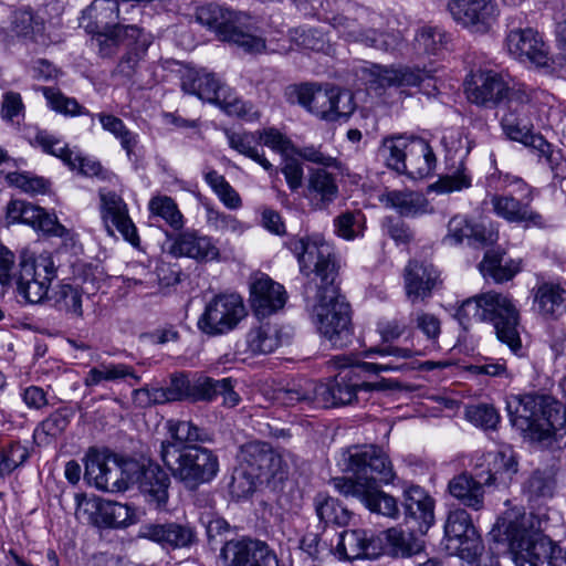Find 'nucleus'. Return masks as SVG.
I'll use <instances>...</instances> for the list:
<instances>
[{
  "label": "nucleus",
  "instance_id": "f257e3e1",
  "mask_svg": "<svg viewBox=\"0 0 566 566\" xmlns=\"http://www.w3.org/2000/svg\"><path fill=\"white\" fill-rule=\"evenodd\" d=\"M289 250L302 275V294L319 333L334 347L352 343V306L340 294L339 264L329 244L308 238H292Z\"/></svg>",
  "mask_w": 566,
  "mask_h": 566
},
{
  "label": "nucleus",
  "instance_id": "f03ea898",
  "mask_svg": "<svg viewBox=\"0 0 566 566\" xmlns=\"http://www.w3.org/2000/svg\"><path fill=\"white\" fill-rule=\"evenodd\" d=\"M84 476L88 483L105 492H123L136 486L145 501L155 510L161 511L169 499L168 474L151 461L135 459L114 460L111 468L105 457L90 450L85 460Z\"/></svg>",
  "mask_w": 566,
  "mask_h": 566
},
{
  "label": "nucleus",
  "instance_id": "7ed1b4c3",
  "mask_svg": "<svg viewBox=\"0 0 566 566\" xmlns=\"http://www.w3.org/2000/svg\"><path fill=\"white\" fill-rule=\"evenodd\" d=\"M491 536L503 543L516 566H566V553L543 534V520L522 506L509 507L497 518Z\"/></svg>",
  "mask_w": 566,
  "mask_h": 566
},
{
  "label": "nucleus",
  "instance_id": "20e7f679",
  "mask_svg": "<svg viewBox=\"0 0 566 566\" xmlns=\"http://www.w3.org/2000/svg\"><path fill=\"white\" fill-rule=\"evenodd\" d=\"M459 319H474L493 326L496 338L518 357L524 356L520 334L521 314L516 301L510 295L489 291L462 302L457 311Z\"/></svg>",
  "mask_w": 566,
  "mask_h": 566
},
{
  "label": "nucleus",
  "instance_id": "39448f33",
  "mask_svg": "<svg viewBox=\"0 0 566 566\" xmlns=\"http://www.w3.org/2000/svg\"><path fill=\"white\" fill-rule=\"evenodd\" d=\"M506 410L512 426L524 439L548 444L555 436V418L559 413L558 402L548 395H512L506 400Z\"/></svg>",
  "mask_w": 566,
  "mask_h": 566
},
{
  "label": "nucleus",
  "instance_id": "423d86ee",
  "mask_svg": "<svg viewBox=\"0 0 566 566\" xmlns=\"http://www.w3.org/2000/svg\"><path fill=\"white\" fill-rule=\"evenodd\" d=\"M467 98L485 108H495L510 103L525 106L538 98L539 92L524 83L516 82L510 75L493 70L480 71L465 83Z\"/></svg>",
  "mask_w": 566,
  "mask_h": 566
},
{
  "label": "nucleus",
  "instance_id": "0eeeda50",
  "mask_svg": "<svg viewBox=\"0 0 566 566\" xmlns=\"http://www.w3.org/2000/svg\"><path fill=\"white\" fill-rule=\"evenodd\" d=\"M167 448L161 460L174 479L187 490H197L218 475L219 459L211 449L201 446H188L181 450Z\"/></svg>",
  "mask_w": 566,
  "mask_h": 566
},
{
  "label": "nucleus",
  "instance_id": "6e6552de",
  "mask_svg": "<svg viewBox=\"0 0 566 566\" xmlns=\"http://www.w3.org/2000/svg\"><path fill=\"white\" fill-rule=\"evenodd\" d=\"M197 21L213 31L221 41H227L250 54L262 53L265 40L237 25L238 13L218 3H208L197 9Z\"/></svg>",
  "mask_w": 566,
  "mask_h": 566
},
{
  "label": "nucleus",
  "instance_id": "1a4fd4ad",
  "mask_svg": "<svg viewBox=\"0 0 566 566\" xmlns=\"http://www.w3.org/2000/svg\"><path fill=\"white\" fill-rule=\"evenodd\" d=\"M235 380L231 377L213 379L207 376H193L190 378L185 373H176L170 377L168 385L170 399L174 401H212L222 396L223 405L235 407L241 398L234 390Z\"/></svg>",
  "mask_w": 566,
  "mask_h": 566
},
{
  "label": "nucleus",
  "instance_id": "9d476101",
  "mask_svg": "<svg viewBox=\"0 0 566 566\" xmlns=\"http://www.w3.org/2000/svg\"><path fill=\"white\" fill-rule=\"evenodd\" d=\"M286 94L290 102L300 104L322 119H347L354 112L353 105H349L347 111L339 109L340 90L334 85L304 83L289 87Z\"/></svg>",
  "mask_w": 566,
  "mask_h": 566
},
{
  "label": "nucleus",
  "instance_id": "9b49d317",
  "mask_svg": "<svg viewBox=\"0 0 566 566\" xmlns=\"http://www.w3.org/2000/svg\"><path fill=\"white\" fill-rule=\"evenodd\" d=\"M507 186H514L521 192L520 199L513 193H494L490 197V205L493 213L510 222L523 224L525 228L544 226V218L533 210V190L518 177H507Z\"/></svg>",
  "mask_w": 566,
  "mask_h": 566
},
{
  "label": "nucleus",
  "instance_id": "f8f14e48",
  "mask_svg": "<svg viewBox=\"0 0 566 566\" xmlns=\"http://www.w3.org/2000/svg\"><path fill=\"white\" fill-rule=\"evenodd\" d=\"M245 316L243 298L239 294L220 293L207 303L197 325L208 336H220L233 331Z\"/></svg>",
  "mask_w": 566,
  "mask_h": 566
},
{
  "label": "nucleus",
  "instance_id": "ddd939ff",
  "mask_svg": "<svg viewBox=\"0 0 566 566\" xmlns=\"http://www.w3.org/2000/svg\"><path fill=\"white\" fill-rule=\"evenodd\" d=\"M336 371L329 382H316V406L322 408L348 405L354 400V354H339L326 361Z\"/></svg>",
  "mask_w": 566,
  "mask_h": 566
},
{
  "label": "nucleus",
  "instance_id": "4468645a",
  "mask_svg": "<svg viewBox=\"0 0 566 566\" xmlns=\"http://www.w3.org/2000/svg\"><path fill=\"white\" fill-rule=\"evenodd\" d=\"M444 535L448 548L454 549L461 558L473 562L482 554V541L465 510L455 509L449 513Z\"/></svg>",
  "mask_w": 566,
  "mask_h": 566
},
{
  "label": "nucleus",
  "instance_id": "2eb2a0df",
  "mask_svg": "<svg viewBox=\"0 0 566 566\" xmlns=\"http://www.w3.org/2000/svg\"><path fill=\"white\" fill-rule=\"evenodd\" d=\"M241 464L247 468V473L256 479L283 480L287 473V465L282 454L263 441H251L241 447Z\"/></svg>",
  "mask_w": 566,
  "mask_h": 566
},
{
  "label": "nucleus",
  "instance_id": "dca6fc26",
  "mask_svg": "<svg viewBox=\"0 0 566 566\" xmlns=\"http://www.w3.org/2000/svg\"><path fill=\"white\" fill-rule=\"evenodd\" d=\"M452 19L471 32L486 33L500 14L495 0H449Z\"/></svg>",
  "mask_w": 566,
  "mask_h": 566
},
{
  "label": "nucleus",
  "instance_id": "f3484780",
  "mask_svg": "<svg viewBox=\"0 0 566 566\" xmlns=\"http://www.w3.org/2000/svg\"><path fill=\"white\" fill-rule=\"evenodd\" d=\"M181 90L189 95H195L202 102L220 105L224 108H233L239 116L243 117L245 104L235 99L228 102V87L213 73L189 72L181 82Z\"/></svg>",
  "mask_w": 566,
  "mask_h": 566
},
{
  "label": "nucleus",
  "instance_id": "a211bd4d",
  "mask_svg": "<svg viewBox=\"0 0 566 566\" xmlns=\"http://www.w3.org/2000/svg\"><path fill=\"white\" fill-rule=\"evenodd\" d=\"M138 537L150 541L167 552L190 548L198 542L195 526L174 521L143 524Z\"/></svg>",
  "mask_w": 566,
  "mask_h": 566
},
{
  "label": "nucleus",
  "instance_id": "6ab92c4d",
  "mask_svg": "<svg viewBox=\"0 0 566 566\" xmlns=\"http://www.w3.org/2000/svg\"><path fill=\"white\" fill-rule=\"evenodd\" d=\"M505 48L509 54L520 62H528L538 67L548 65V46L532 28L509 30L505 35Z\"/></svg>",
  "mask_w": 566,
  "mask_h": 566
},
{
  "label": "nucleus",
  "instance_id": "aec40b11",
  "mask_svg": "<svg viewBox=\"0 0 566 566\" xmlns=\"http://www.w3.org/2000/svg\"><path fill=\"white\" fill-rule=\"evenodd\" d=\"M250 305L258 318H266L282 310L287 301L285 287L265 273H259L250 283Z\"/></svg>",
  "mask_w": 566,
  "mask_h": 566
},
{
  "label": "nucleus",
  "instance_id": "412c9836",
  "mask_svg": "<svg viewBox=\"0 0 566 566\" xmlns=\"http://www.w3.org/2000/svg\"><path fill=\"white\" fill-rule=\"evenodd\" d=\"M396 478L391 462L378 447H356V486L370 483H391Z\"/></svg>",
  "mask_w": 566,
  "mask_h": 566
},
{
  "label": "nucleus",
  "instance_id": "4be33fe9",
  "mask_svg": "<svg viewBox=\"0 0 566 566\" xmlns=\"http://www.w3.org/2000/svg\"><path fill=\"white\" fill-rule=\"evenodd\" d=\"M169 252L176 258H189L199 263L220 259L218 240L195 229H187L178 233L172 239Z\"/></svg>",
  "mask_w": 566,
  "mask_h": 566
},
{
  "label": "nucleus",
  "instance_id": "5701e85b",
  "mask_svg": "<svg viewBox=\"0 0 566 566\" xmlns=\"http://www.w3.org/2000/svg\"><path fill=\"white\" fill-rule=\"evenodd\" d=\"M440 284V273L430 263L412 260L403 270L405 293L411 304L428 301Z\"/></svg>",
  "mask_w": 566,
  "mask_h": 566
},
{
  "label": "nucleus",
  "instance_id": "b1692460",
  "mask_svg": "<svg viewBox=\"0 0 566 566\" xmlns=\"http://www.w3.org/2000/svg\"><path fill=\"white\" fill-rule=\"evenodd\" d=\"M220 555L230 566H277L279 560L266 543L253 539L227 542Z\"/></svg>",
  "mask_w": 566,
  "mask_h": 566
},
{
  "label": "nucleus",
  "instance_id": "393cba45",
  "mask_svg": "<svg viewBox=\"0 0 566 566\" xmlns=\"http://www.w3.org/2000/svg\"><path fill=\"white\" fill-rule=\"evenodd\" d=\"M115 34L126 41L128 46L117 64V71L123 76L132 77L153 42L151 35L134 24L117 25Z\"/></svg>",
  "mask_w": 566,
  "mask_h": 566
},
{
  "label": "nucleus",
  "instance_id": "a878e982",
  "mask_svg": "<svg viewBox=\"0 0 566 566\" xmlns=\"http://www.w3.org/2000/svg\"><path fill=\"white\" fill-rule=\"evenodd\" d=\"M486 469L476 471V478L483 480L486 485H507L518 470V462L511 448L490 451L483 457Z\"/></svg>",
  "mask_w": 566,
  "mask_h": 566
},
{
  "label": "nucleus",
  "instance_id": "bb28decb",
  "mask_svg": "<svg viewBox=\"0 0 566 566\" xmlns=\"http://www.w3.org/2000/svg\"><path fill=\"white\" fill-rule=\"evenodd\" d=\"M358 20L359 32L356 35V42L385 52L396 49L399 44L400 36L398 34L379 32V28L384 24V19L380 14L370 13L364 8L359 12Z\"/></svg>",
  "mask_w": 566,
  "mask_h": 566
},
{
  "label": "nucleus",
  "instance_id": "cd10ccee",
  "mask_svg": "<svg viewBox=\"0 0 566 566\" xmlns=\"http://www.w3.org/2000/svg\"><path fill=\"white\" fill-rule=\"evenodd\" d=\"M338 195L335 176L325 168L311 169L303 190V196L316 210H322L332 203Z\"/></svg>",
  "mask_w": 566,
  "mask_h": 566
},
{
  "label": "nucleus",
  "instance_id": "c85d7f7f",
  "mask_svg": "<svg viewBox=\"0 0 566 566\" xmlns=\"http://www.w3.org/2000/svg\"><path fill=\"white\" fill-rule=\"evenodd\" d=\"M13 284L17 285V292L28 304H39L48 295L50 285L42 279L41 271L36 264L30 260H21L19 274Z\"/></svg>",
  "mask_w": 566,
  "mask_h": 566
},
{
  "label": "nucleus",
  "instance_id": "c756f323",
  "mask_svg": "<svg viewBox=\"0 0 566 566\" xmlns=\"http://www.w3.org/2000/svg\"><path fill=\"white\" fill-rule=\"evenodd\" d=\"M403 509L406 516L418 523L421 533L427 532L434 522V501L419 485H411L403 491Z\"/></svg>",
  "mask_w": 566,
  "mask_h": 566
},
{
  "label": "nucleus",
  "instance_id": "7c9ffc66",
  "mask_svg": "<svg viewBox=\"0 0 566 566\" xmlns=\"http://www.w3.org/2000/svg\"><path fill=\"white\" fill-rule=\"evenodd\" d=\"M224 135L231 149L259 164L270 176L277 175V169L266 159L263 148L260 147L258 129L254 132L226 129Z\"/></svg>",
  "mask_w": 566,
  "mask_h": 566
},
{
  "label": "nucleus",
  "instance_id": "2f4dec72",
  "mask_svg": "<svg viewBox=\"0 0 566 566\" xmlns=\"http://www.w3.org/2000/svg\"><path fill=\"white\" fill-rule=\"evenodd\" d=\"M356 499L370 512L390 520L400 516L398 501L391 494L384 492L378 484L367 482L356 486Z\"/></svg>",
  "mask_w": 566,
  "mask_h": 566
},
{
  "label": "nucleus",
  "instance_id": "473e14b6",
  "mask_svg": "<svg viewBox=\"0 0 566 566\" xmlns=\"http://www.w3.org/2000/svg\"><path fill=\"white\" fill-rule=\"evenodd\" d=\"M244 344V352L251 356L271 354L283 344L282 328L270 322L253 326L247 333Z\"/></svg>",
  "mask_w": 566,
  "mask_h": 566
},
{
  "label": "nucleus",
  "instance_id": "72a5a7b5",
  "mask_svg": "<svg viewBox=\"0 0 566 566\" xmlns=\"http://www.w3.org/2000/svg\"><path fill=\"white\" fill-rule=\"evenodd\" d=\"M485 485L483 480L476 476L473 478L468 473H461L450 480L448 490L463 506L480 511L484 507Z\"/></svg>",
  "mask_w": 566,
  "mask_h": 566
},
{
  "label": "nucleus",
  "instance_id": "f704fd0d",
  "mask_svg": "<svg viewBox=\"0 0 566 566\" xmlns=\"http://www.w3.org/2000/svg\"><path fill=\"white\" fill-rule=\"evenodd\" d=\"M170 439L163 441L160 446V455L164 454L167 447L181 450L188 446H197L198 442H208L210 437L208 432L196 426L191 421L170 419L166 423Z\"/></svg>",
  "mask_w": 566,
  "mask_h": 566
},
{
  "label": "nucleus",
  "instance_id": "c9c22d12",
  "mask_svg": "<svg viewBox=\"0 0 566 566\" xmlns=\"http://www.w3.org/2000/svg\"><path fill=\"white\" fill-rule=\"evenodd\" d=\"M534 101L526 103L524 107L511 103L504 107L500 123L504 135L511 140L521 143L533 132L530 113Z\"/></svg>",
  "mask_w": 566,
  "mask_h": 566
},
{
  "label": "nucleus",
  "instance_id": "e433bc0d",
  "mask_svg": "<svg viewBox=\"0 0 566 566\" xmlns=\"http://www.w3.org/2000/svg\"><path fill=\"white\" fill-rule=\"evenodd\" d=\"M405 174L412 179L430 176L437 166L436 155L427 140L413 138L409 142Z\"/></svg>",
  "mask_w": 566,
  "mask_h": 566
},
{
  "label": "nucleus",
  "instance_id": "4c0bfd02",
  "mask_svg": "<svg viewBox=\"0 0 566 566\" xmlns=\"http://www.w3.org/2000/svg\"><path fill=\"white\" fill-rule=\"evenodd\" d=\"M132 379L130 385H137L140 381V376L136 374L135 368L130 365L123 363H101L92 367L83 378V384L86 388H93L102 385L103 382H118Z\"/></svg>",
  "mask_w": 566,
  "mask_h": 566
},
{
  "label": "nucleus",
  "instance_id": "58836bf2",
  "mask_svg": "<svg viewBox=\"0 0 566 566\" xmlns=\"http://www.w3.org/2000/svg\"><path fill=\"white\" fill-rule=\"evenodd\" d=\"M479 269L484 279L495 283L512 280L521 271V261L506 259L500 251H486Z\"/></svg>",
  "mask_w": 566,
  "mask_h": 566
},
{
  "label": "nucleus",
  "instance_id": "ea45409f",
  "mask_svg": "<svg viewBox=\"0 0 566 566\" xmlns=\"http://www.w3.org/2000/svg\"><path fill=\"white\" fill-rule=\"evenodd\" d=\"M35 92H41L45 98L46 106L50 111L64 117L87 116L92 120L95 114L91 113L85 106L78 103L75 97L65 95L60 88L54 86H36Z\"/></svg>",
  "mask_w": 566,
  "mask_h": 566
},
{
  "label": "nucleus",
  "instance_id": "a19ab883",
  "mask_svg": "<svg viewBox=\"0 0 566 566\" xmlns=\"http://www.w3.org/2000/svg\"><path fill=\"white\" fill-rule=\"evenodd\" d=\"M381 200L402 217H416L429 211L428 200L417 191L391 190L385 193Z\"/></svg>",
  "mask_w": 566,
  "mask_h": 566
},
{
  "label": "nucleus",
  "instance_id": "79ce46f5",
  "mask_svg": "<svg viewBox=\"0 0 566 566\" xmlns=\"http://www.w3.org/2000/svg\"><path fill=\"white\" fill-rule=\"evenodd\" d=\"M433 76L431 71L413 69V67H398L387 69L381 75L382 84L395 86L403 93L407 88L431 86Z\"/></svg>",
  "mask_w": 566,
  "mask_h": 566
},
{
  "label": "nucleus",
  "instance_id": "37998d69",
  "mask_svg": "<svg viewBox=\"0 0 566 566\" xmlns=\"http://www.w3.org/2000/svg\"><path fill=\"white\" fill-rule=\"evenodd\" d=\"M95 117L99 120L102 128L119 142L127 158L132 160L136 156L135 150L139 145V135L130 130L123 119L115 115L98 113L95 114Z\"/></svg>",
  "mask_w": 566,
  "mask_h": 566
},
{
  "label": "nucleus",
  "instance_id": "c03bdc74",
  "mask_svg": "<svg viewBox=\"0 0 566 566\" xmlns=\"http://www.w3.org/2000/svg\"><path fill=\"white\" fill-rule=\"evenodd\" d=\"M535 302L544 316L559 317L566 313V290L559 284L542 283L536 289Z\"/></svg>",
  "mask_w": 566,
  "mask_h": 566
},
{
  "label": "nucleus",
  "instance_id": "a18cd8bd",
  "mask_svg": "<svg viewBox=\"0 0 566 566\" xmlns=\"http://www.w3.org/2000/svg\"><path fill=\"white\" fill-rule=\"evenodd\" d=\"M485 243L489 238L484 228L473 224L464 216H454L448 223V233L443 242L449 245H458L464 240Z\"/></svg>",
  "mask_w": 566,
  "mask_h": 566
},
{
  "label": "nucleus",
  "instance_id": "49530a36",
  "mask_svg": "<svg viewBox=\"0 0 566 566\" xmlns=\"http://www.w3.org/2000/svg\"><path fill=\"white\" fill-rule=\"evenodd\" d=\"M134 511L127 504L113 501L98 503L95 522L104 527L119 528L133 523Z\"/></svg>",
  "mask_w": 566,
  "mask_h": 566
},
{
  "label": "nucleus",
  "instance_id": "de8ad7c7",
  "mask_svg": "<svg viewBox=\"0 0 566 566\" xmlns=\"http://www.w3.org/2000/svg\"><path fill=\"white\" fill-rule=\"evenodd\" d=\"M30 458L29 448L19 440H0V479L23 467Z\"/></svg>",
  "mask_w": 566,
  "mask_h": 566
},
{
  "label": "nucleus",
  "instance_id": "09e8293b",
  "mask_svg": "<svg viewBox=\"0 0 566 566\" xmlns=\"http://www.w3.org/2000/svg\"><path fill=\"white\" fill-rule=\"evenodd\" d=\"M25 137L31 146L41 148L43 153L54 156L63 163L70 159L71 148L56 135L39 127H31L27 130Z\"/></svg>",
  "mask_w": 566,
  "mask_h": 566
},
{
  "label": "nucleus",
  "instance_id": "8fccbe9b",
  "mask_svg": "<svg viewBox=\"0 0 566 566\" xmlns=\"http://www.w3.org/2000/svg\"><path fill=\"white\" fill-rule=\"evenodd\" d=\"M315 512L319 522L325 525L345 526L352 518V512L326 493H318L314 499Z\"/></svg>",
  "mask_w": 566,
  "mask_h": 566
},
{
  "label": "nucleus",
  "instance_id": "3c124183",
  "mask_svg": "<svg viewBox=\"0 0 566 566\" xmlns=\"http://www.w3.org/2000/svg\"><path fill=\"white\" fill-rule=\"evenodd\" d=\"M150 220L160 219L172 230L179 231L184 228L185 219L176 201L168 196L153 197L148 202Z\"/></svg>",
  "mask_w": 566,
  "mask_h": 566
},
{
  "label": "nucleus",
  "instance_id": "603ef678",
  "mask_svg": "<svg viewBox=\"0 0 566 566\" xmlns=\"http://www.w3.org/2000/svg\"><path fill=\"white\" fill-rule=\"evenodd\" d=\"M73 413L66 408H59L43 419L34 429L33 438L39 443H49L62 436L71 422Z\"/></svg>",
  "mask_w": 566,
  "mask_h": 566
},
{
  "label": "nucleus",
  "instance_id": "864d4df0",
  "mask_svg": "<svg viewBox=\"0 0 566 566\" xmlns=\"http://www.w3.org/2000/svg\"><path fill=\"white\" fill-rule=\"evenodd\" d=\"M101 218L109 233L112 226L129 218L127 203L115 191L99 192Z\"/></svg>",
  "mask_w": 566,
  "mask_h": 566
},
{
  "label": "nucleus",
  "instance_id": "5fc2aeb1",
  "mask_svg": "<svg viewBox=\"0 0 566 566\" xmlns=\"http://www.w3.org/2000/svg\"><path fill=\"white\" fill-rule=\"evenodd\" d=\"M83 290L78 285L62 283L53 294L54 306L74 317L83 316L82 306Z\"/></svg>",
  "mask_w": 566,
  "mask_h": 566
},
{
  "label": "nucleus",
  "instance_id": "6e6d98bb",
  "mask_svg": "<svg viewBox=\"0 0 566 566\" xmlns=\"http://www.w3.org/2000/svg\"><path fill=\"white\" fill-rule=\"evenodd\" d=\"M447 43L448 35L439 27H421L415 36V48L420 54L438 55Z\"/></svg>",
  "mask_w": 566,
  "mask_h": 566
},
{
  "label": "nucleus",
  "instance_id": "4d7b16f0",
  "mask_svg": "<svg viewBox=\"0 0 566 566\" xmlns=\"http://www.w3.org/2000/svg\"><path fill=\"white\" fill-rule=\"evenodd\" d=\"M12 29L21 36L35 38L44 31V20L30 7H21L13 12Z\"/></svg>",
  "mask_w": 566,
  "mask_h": 566
},
{
  "label": "nucleus",
  "instance_id": "13d9d810",
  "mask_svg": "<svg viewBox=\"0 0 566 566\" xmlns=\"http://www.w3.org/2000/svg\"><path fill=\"white\" fill-rule=\"evenodd\" d=\"M316 382L304 380L303 384H293L286 388H279L275 391V399L284 406H294L300 402H307L316 406Z\"/></svg>",
  "mask_w": 566,
  "mask_h": 566
},
{
  "label": "nucleus",
  "instance_id": "bf43d9fd",
  "mask_svg": "<svg viewBox=\"0 0 566 566\" xmlns=\"http://www.w3.org/2000/svg\"><path fill=\"white\" fill-rule=\"evenodd\" d=\"M385 537L394 556L410 557L422 548L412 534H406L396 527L388 528Z\"/></svg>",
  "mask_w": 566,
  "mask_h": 566
},
{
  "label": "nucleus",
  "instance_id": "052dcab7",
  "mask_svg": "<svg viewBox=\"0 0 566 566\" xmlns=\"http://www.w3.org/2000/svg\"><path fill=\"white\" fill-rule=\"evenodd\" d=\"M471 185V172L463 164H461L455 171L441 176L436 182L430 185L429 190L436 193H451L468 189Z\"/></svg>",
  "mask_w": 566,
  "mask_h": 566
},
{
  "label": "nucleus",
  "instance_id": "680f3d73",
  "mask_svg": "<svg viewBox=\"0 0 566 566\" xmlns=\"http://www.w3.org/2000/svg\"><path fill=\"white\" fill-rule=\"evenodd\" d=\"M11 185L30 196L48 195L51 191V181L42 176L29 171H17L8 176Z\"/></svg>",
  "mask_w": 566,
  "mask_h": 566
},
{
  "label": "nucleus",
  "instance_id": "e2e57ef3",
  "mask_svg": "<svg viewBox=\"0 0 566 566\" xmlns=\"http://www.w3.org/2000/svg\"><path fill=\"white\" fill-rule=\"evenodd\" d=\"M409 142L406 138L398 137L386 140L384 144L387 166L399 174H405L406 171Z\"/></svg>",
  "mask_w": 566,
  "mask_h": 566
},
{
  "label": "nucleus",
  "instance_id": "0e129e2a",
  "mask_svg": "<svg viewBox=\"0 0 566 566\" xmlns=\"http://www.w3.org/2000/svg\"><path fill=\"white\" fill-rule=\"evenodd\" d=\"M465 417L471 423L483 429H495L500 422L497 410L486 403L469 406L465 410Z\"/></svg>",
  "mask_w": 566,
  "mask_h": 566
},
{
  "label": "nucleus",
  "instance_id": "69168bd1",
  "mask_svg": "<svg viewBox=\"0 0 566 566\" xmlns=\"http://www.w3.org/2000/svg\"><path fill=\"white\" fill-rule=\"evenodd\" d=\"M260 147H268L282 156L293 148L292 140L275 127L258 129Z\"/></svg>",
  "mask_w": 566,
  "mask_h": 566
},
{
  "label": "nucleus",
  "instance_id": "338daca9",
  "mask_svg": "<svg viewBox=\"0 0 566 566\" xmlns=\"http://www.w3.org/2000/svg\"><path fill=\"white\" fill-rule=\"evenodd\" d=\"M71 170H77L81 175L87 177H101L104 175V169L101 163L92 157L83 156L70 149V159L63 163Z\"/></svg>",
  "mask_w": 566,
  "mask_h": 566
},
{
  "label": "nucleus",
  "instance_id": "774afa93",
  "mask_svg": "<svg viewBox=\"0 0 566 566\" xmlns=\"http://www.w3.org/2000/svg\"><path fill=\"white\" fill-rule=\"evenodd\" d=\"M25 106L20 93L8 91L3 93L0 115L7 123H14L19 117H24Z\"/></svg>",
  "mask_w": 566,
  "mask_h": 566
}]
</instances>
